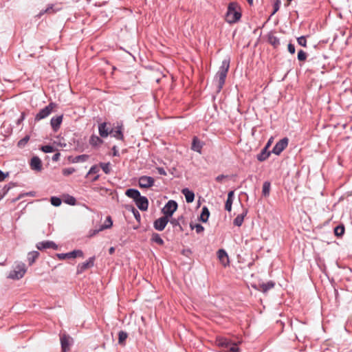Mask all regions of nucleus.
Masks as SVG:
<instances>
[{
  "label": "nucleus",
  "mask_w": 352,
  "mask_h": 352,
  "mask_svg": "<svg viewBox=\"0 0 352 352\" xmlns=\"http://www.w3.org/2000/svg\"><path fill=\"white\" fill-rule=\"evenodd\" d=\"M230 58L229 57L225 58L222 61L221 65L215 75L214 79L217 82L216 89L217 93H219L221 91L225 84L226 78L230 68Z\"/></svg>",
  "instance_id": "nucleus-1"
},
{
  "label": "nucleus",
  "mask_w": 352,
  "mask_h": 352,
  "mask_svg": "<svg viewBox=\"0 0 352 352\" xmlns=\"http://www.w3.org/2000/svg\"><path fill=\"white\" fill-rule=\"evenodd\" d=\"M241 7L236 2H230L228 6L226 21L230 24L237 23L241 18Z\"/></svg>",
  "instance_id": "nucleus-2"
},
{
  "label": "nucleus",
  "mask_w": 352,
  "mask_h": 352,
  "mask_svg": "<svg viewBox=\"0 0 352 352\" xmlns=\"http://www.w3.org/2000/svg\"><path fill=\"white\" fill-rule=\"evenodd\" d=\"M26 272L27 267L25 263L20 262L10 272L8 278L12 280H19L24 276Z\"/></svg>",
  "instance_id": "nucleus-3"
},
{
  "label": "nucleus",
  "mask_w": 352,
  "mask_h": 352,
  "mask_svg": "<svg viewBox=\"0 0 352 352\" xmlns=\"http://www.w3.org/2000/svg\"><path fill=\"white\" fill-rule=\"evenodd\" d=\"M56 106H57V104L56 103L50 102L47 106H46L43 109H41L38 111V113L34 117V121L38 122L41 120L46 118L47 116H49L52 113L55 107H56Z\"/></svg>",
  "instance_id": "nucleus-4"
},
{
  "label": "nucleus",
  "mask_w": 352,
  "mask_h": 352,
  "mask_svg": "<svg viewBox=\"0 0 352 352\" xmlns=\"http://www.w3.org/2000/svg\"><path fill=\"white\" fill-rule=\"evenodd\" d=\"M177 208L178 204L176 201L169 200L162 208V212L164 216L171 218Z\"/></svg>",
  "instance_id": "nucleus-5"
},
{
  "label": "nucleus",
  "mask_w": 352,
  "mask_h": 352,
  "mask_svg": "<svg viewBox=\"0 0 352 352\" xmlns=\"http://www.w3.org/2000/svg\"><path fill=\"white\" fill-rule=\"evenodd\" d=\"M59 260H64L66 258H72L76 257H83L84 253L81 250H74L67 253H58L56 254Z\"/></svg>",
  "instance_id": "nucleus-6"
},
{
  "label": "nucleus",
  "mask_w": 352,
  "mask_h": 352,
  "mask_svg": "<svg viewBox=\"0 0 352 352\" xmlns=\"http://www.w3.org/2000/svg\"><path fill=\"white\" fill-rule=\"evenodd\" d=\"M289 139L284 138L277 142L272 150V153L279 155L288 146Z\"/></svg>",
  "instance_id": "nucleus-7"
},
{
  "label": "nucleus",
  "mask_w": 352,
  "mask_h": 352,
  "mask_svg": "<svg viewBox=\"0 0 352 352\" xmlns=\"http://www.w3.org/2000/svg\"><path fill=\"white\" fill-rule=\"evenodd\" d=\"M95 260H96V256H93L89 257L87 261L83 262L82 263H79L77 266V270H76L77 274H81L87 269H89V268L94 267Z\"/></svg>",
  "instance_id": "nucleus-8"
},
{
  "label": "nucleus",
  "mask_w": 352,
  "mask_h": 352,
  "mask_svg": "<svg viewBox=\"0 0 352 352\" xmlns=\"http://www.w3.org/2000/svg\"><path fill=\"white\" fill-rule=\"evenodd\" d=\"M60 340L62 352H69L72 344V338L68 334L63 333L60 335Z\"/></svg>",
  "instance_id": "nucleus-9"
},
{
  "label": "nucleus",
  "mask_w": 352,
  "mask_h": 352,
  "mask_svg": "<svg viewBox=\"0 0 352 352\" xmlns=\"http://www.w3.org/2000/svg\"><path fill=\"white\" fill-rule=\"evenodd\" d=\"M36 247L38 250L43 251L46 249H53L57 250L58 246L52 241H43L36 244Z\"/></svg>",
  "instance_id": "nucleus-10"
},
{
  "label": "nucleus",
  "mask_w": 352,
  "mask_h": 352,
  "mask_svg": "<svg viewBox=\"0 0 352 352\" xmlns=\"http://www.w3.org/2000/svg\"><path fill=\"white\" fill-rule=\"evenodd\" d=\"M168 222L169 218L164 215L155 220L153 222V227L156 230L162 231L164 230Z\"/></svg>",
  "instance_id": "nucleus-11"
},
{
  "label": "nucleus",
  "mask_w": 352,
  "mask_h": 352,
  "mask_svg": "<svg viewBox=\"0 0 352 352\" xmlns=\"http://www.w3.org/2000/svg\"><path fill=\"white\" fill-rule=\"evenodd\" d=\"M155 180L152 177L143 175L139 178V186L142 188H148L154 185Z\"/></svg>",
  "instance_id": "nucleus-12"
},
{
  "label": "nucleus",
  "mask_w": 352,
  "mask_h": 352,
  "mask_svg": "<svg viewBox=\"0 0 352 352\" xmlns=\"http://www.w3.org/2000/svg\"><path fill=\"white\" fill-rule=\"evenodd\" d=\"M232 341L225 337L218 336L216 338L215 344L217 346L228 350L230 346L232 344Z\"/></svg>",
  "instance_id": "nucleus-13"
},
{
  "label": "nucleus",
  "mask_w": 352,
  "mask_h": 352,
  "mask_svg": "<svg viewBox=\"0 0 352 352\" xmlns=\"http://www.w3.org/2000/svg\"><path fill=\"white\" fill-rule=\"evenodd\" d=\"M135 205L142 211H146L148 208V200L144 196H140L135 201Z\"/></svg>",
  "instance_id": "nucleus-14"
},
{
  "label": "nucleus",
  "mask_w": 352,
  "mask_h": 352,
  "mask_svg": "<svg viewBox=\"0 0 352 352\" xmlns=\"http://www.w3.org/2000/svg\"><path fill=\"white\" fill-rule=\"evenodd\" d=\"M204 144V142H201L197 136H194L192 140L191 149L201 154Z\"/></svg>",
  "instance_id": "nucleus-15"
},
{
  "label": "nucleus",
  "mask_w": 352,
  "mask_h": 352,
  "mask_svg": "<svg viewBox=\"0 0 352 352\" xmlns=\"http://www.w3.org/2000/svg\"><path fill=\"white\" fill-rule=\"evenodd\" d=\"M110 134H112V136L117 140H124V137L123 135L122 125H118L115 129H111L110 130Z\"/></svg>",
  "instance_id": "nucleus-16"
},
{
  "label": "nucleus",
  "mask_w": 352,
  "mask_h": 352,
  "mask_svg": "<svg viewBox=\"0 0 352 352\" xmlns=\"http://www.w3.org/2000/svg\"><path fill=\"white\" fill-rule=\"evenodd\" d=\"M183 219V215L178 217L177 219L171 218L169 219V222L173 226L175 230L178 232H182L184 230L182 225L180 223V221Z\"/></svg>",
  "instance_id": "nucleus-17"
},
{
  "label": "nucleus",
  "mask_w": 352,
  "mask_h": 352,
  "mask_svg": "<svg viewBox=\"0 0 352 352\" xmlns=\"http://www.w3.org/2000/svg\"><path fill=\"white\" fill-rule=\"evenodd\" d=\"M63 115L56 116L52 118L50 120V124L54 131L56 132L60 129V124L63 122Z\"/></svg>",
  "instance_id": "nucleus-18"
},
{
  "label": "nucleus",
  "mask_w": 352,
  "mask_h": 352,
  "mask_svg": "<svg viewBox=\"0 0 352 352\" xmlns=\"http://www.w3.org/2000/svg\"><path fill=\"white\" fill-rule=\"evenodd\" d=\"M275 286V283L273 280H270L267 283H262L258 284L257 289L263 293H267L270 289Z\"/></svg>",
  "instance_id": "nucleus-19"
},
{
  "label": "nucleus",
  "mask_w": 352,
  "mask_h": 352,
  "mask_svg": "<svg viewBox=\"0 0 352 352\" xmlns=\"http://www.w3.org/2000/svg\"><path fill=\"white\" fill-rule=\"evenodd\" d=\"M267 41L268 43L273 46L274 49H277L280 45V42L279 38L276 36L274 33L269 32L267 34Z\"/></svg>",
  "instance_id": "nucleus-20"
},
{
  "label": "nucleus",
  "mask_w": 352,
  "mask_h": 352,
  "mask_svg": "<svg viewBox=\"0 0 352 352\" xmlns=\"http://www.w3.org/2000/svg\"><path fill=\"white\" fill-rule=\"evenodd\" d=\"M30 167L32 170L41 171L42 169V162L41 159L37 156L33 157L30 161Z\"/></svg>",
  "instance_id": "nucleus-21"
},
{
  "label": "nucleus",
  "mask_w": 352,
  "mask_h": 352,
  "mask_svg": "<svg viewBox=\"0 0 352 352\" xmlns=\"http://www.w3.org/2000/svg\"><path fill=\"white\" fill-rule=\"evenodd\" d=\"M182 193L184 195L187 203L190 204L193 202L195 199V193L193 191L189 190L188 188H184L182 190Z\"/></svg>",
  "instance_id": "nucleus-22"
},
{
  "label": "nucleus",
  "mask_w": 352,
  "mask_h": 352,
  "mask_svg": "<svg viewBox=\"0 0 352 352\" xmlns=\"http://www.w3.org/2000/svg\"><path fill=\"white\" fill-rule=\"evenodd\" d=\"M272 151H270L267 148H263L261 151L256 155V159L258 161L262 162L265 161L269 158L271 155Z\"/></svg>",
  "instance_id": "nucleus-23"
},
{
  "label": "nucleus",
  "mask_w": 352,
  "mask_h": 352,
  "mask_svg": "<svg viewBox=\"0 0 352 352\" xmlns=\"http://www.w3.org/2000/svg\"><path fill=\"white\" fill-rule=\"evenodd\" d=\"M248 213V209L243 208V211L241 214H238L233 221V224L236 226L240 227L244 220V217L246 216Z\"/></svg>",
  "instance_id": "nucleus-24"
},
{
  "label": "nucleus",
  "mask_w": 352,
  "mask_h": 352,
  "mask_svg": "<svg viewBox=\"0 0 352 352\" xmlns=\"http://www.w3.org/2000/svg\"><path fill=\"white\" fill-rule=\"evenodd\" d=\"M217 256L223 265H226V263H229L228 255L226 251L223 249H220L217 251Z\"/></svg>",
  "instance_id": "nucleus-25"
},
{
  "label": "nucleus",
  "mask_w": 352,
  "mask_h": 352,
  "mask_svg": "<svg viewBox=\"0 0 352 352\" xmlns=\"http://www.w3.org/2000/svg\"><path fill=\"white\" fill-rule=\"evenodd\" d=\"M40 253L38 251H32L28 254L27 259L28 262V265L30 266L32 265L36 260L39 257Z\"/></svg>",
  "instance_id": "nucleus-26"
},
{
  "label": "nucleus",
  "mask_w": 352,
  "mask_h": 352,
  "mask_svg": "<svg viewBox=\"0 0 352 352\" xmlns=\"http://www.w3.org/2000/svg\"><path fill=\"white\" fill-rule=\"evenodd\" d=\"M125 195L133 199L135 201L141 195L138 190L135 188H129L126 190Z\"/></svg>",
  "instance_id": "nucleus-27"
},
{
  "label": "nucleus",
  "mask_w": 352,
  "mask_h": 352,
  "mask_svg": "<svg viewBox=\"0 0 352 352\" xmlns=\"http://www.w3.org/2000/svg\"><path fill=\"white\" fill-rule=\"evenodd\" d=\"M17 186V184L14 182H10L8 184L5 185L4 187L0 190V200L6 195V194L11 188Z\"/></svg>",
  "instance_id": "nucleus-28"
},
{
  "label": "nucleus",
  "mask_w": 352,
  "mask_h": 352,
  "mask_svg": "<svg viewBox=\"0 0 352 352\" xmlns=\"http://www.w3.org/2000/svg\"><path fill=\"white\" fill-rule=\"evenodd\" d=\"M99 134L102 138H106L110 134V131L107 127V122H102L98 126Z\"/></svg>",
  "instance_id": "nucleus-29"
},
{
  "label": "nucleus",
  "mask_w": 352,
  "mask_h": 352,
  "mask_svg": "<svg viewBox=\"0 0 352 352\" xmlns=\"http://www.w3.org/2000/svg\"><path fill=\"white\" fill-rule=\"evenodd\" d=\"M210 217V211L208 208L206 206H204L201 209V212L199 217V221H202L203 223H206L208 220V218Z\"/></svg>",
  "instance_id": "nucleus-30"
},
{
  "label": "nucleus",
  "mask_w": 352,
  "mask_h": 352,
  "mask_svg": "<svg viewBox=\"0 0 352 352\" xmlns=\"http://www.w3.org/2000/svg\"><path fill=\"white\" fill-rule=\"evenodd\" d=\"M103 143V140L96 135H91L89 138V144L94 147L98 146Z\"/></svg>",
  "instance_id": "nucleus-31"
},
{
  "label": "nucleus",
  "mask_w": 352,
  "mask_h": 352,
  "mask_svg": "<svg viewBox=\"0 0 352 352\" xmlns=\"http://www.w3.org/2000/svg\"><path fill=\"white\" fill-rule=\"evenodd\" d=\"M63 201L70 206H75L76 204V199L74 197L69 194L63 195Z\"/></svg>",
  "instance_id": "nucleus-32"
},
{
  "label": "nucleus",
  "mask_w": 352,
  "mask_h": 352,
  "mask_svg": "<svg viewBox=\"0 0 352 352\" xmlns=\"http://www.w3.org/2000/svg\"><path fill=\"white\" fill-rule=\"evenodd\" d=\"M151 242L155 243H157L159 245H164V241L162 239V237L160 235V234L156 233V232H153L152 234L151 238Z\"/></svg>",
  "instance_id": "nucleus-33"
},
{
  "label": "nucleus",
  "mask_w": 352,
  "mask_h": 352,
  "mask_svg": "<svg viewBox=\"0 0 352 352\" xmlns=\"http://www.w3.org/2000/svg\"><path fill=\"white\" fill-rule=\"evenodd\" d=\"M270 189H271V183L269 181L264 182L263 184V189H262V195L265 197H267L270 195Z\"/></svg>",
  "instance_id": "nucleus-34"
},
{
  "label": "nucleus",
  "mask_w": 352,
  "mask_h": 352,
  "mask_svg": "<svg viewBox=\"0 0 352 352\" xmlns=\"http://www.w3.org/2000/svg\"><path fill=\"white\" fill-rule=\"evenodd\" d=\"M128 338V333L124 331H120L118 333V344L124 346L126 344V340Z\"/></svg>",
  "instance_id": "nucleus-35"
},
{
  "label": "nucleus",
  "mask_w": 352,
  "mask_h": 352,
  "mask_svg": "<svg viewBox=\"0 0 352 352\" xmlns=\"http://www.w3.org/2000/svg\"><path fill=\"white\" fill-rule=\"evenodd\" d=\"M113 226V221L110 216L107 217L104 224L100 226V230L111 228Z\"/></svg>",
  "instance_id": "nucleus-36"
},
{
  "label": "nucleus",
  "mask_w": 352,
  "mask_h": 352,
  "mask_svg": "<svg viewBox=\"0 0 352 352\" xmlns=\"http://www.w3.org/2000/svg\"><path fill=\"white\" fill-rule=\"evenodd\" d=\"M345 228L343 224H340L334 228V234L338 237H341L344 234Z\"/></svg>",
  "instance_id": "nucleus-37"
},
{
  "label": "nucleus",
  "mask_w": 352,
  "mask_h": 352,
  "mask_svg": "<svg viewBox=\"0 0 352 352\" xmlns=\"http://www.w3.org/2000/svg\"><path fill=\"white\" fill-rule=\"evenodd\" d=\"M30 136L29 135H26L24 138L21 139L18 143L17 146L19 148H24L25 146L27 144L28 141L30 140Z\"/></svg>",
  "instance_id": "nucleus-38"
},
{
  "label": "nucleus",
  "mask_w": 352,
  "mask_h": 352,
  "mask_svg": "<svg viewBox=\"0 0 352 352\" xmlns=\"http://www.w3.org/2000/svg\"><path fill=\"white\" fill-rule=\"evenodd\" d=\"M88 158H89L88 155H85V154L80 155L75 157V158L73 160V162H74V163H78L80 162H83L87 161L88 160Z\"/></svg>",
  "instance_id": "nucleus-39"
},
{
  "label": "nucleus",
  "mask_w": 352,
  "mask_h": 352,
  "mask_svg": "<svg viewBox=\"0 0 352 352\" xmlns=\"http://www.w3.org/2000/svg\"><path fill=\"white\" fill-rule=\"evenodd\" d=\"M100 167L102 169L105 174H109L111 172L110 163H102L100 164Z\"/></svg>",
  "instance_id": "nucleus-40"
},
{
  "label": "nucleus",
  "mask_w": 352,
  "mask_h": 352,
  "mask_svg": "<svg viewBox=\"0 0 352 352\" xmlns=\"http://www.w3.org/2000/svg\"><path fill=\"white\" fill-rule=\"evenodd\" d=\"M56 12V10L54 9V5L51 4L47 6V8L45 10H42L40 13L39 16L44 14L45 13H54Z\"/></svg>",
  "instance_id": "nucleus-41"
},
{
  "label": "nucleus",
  "mask_w": 352,
  "mask_h": 352,
  "mask_svg": "<svg viewBox=\"0 0 352 352\" xmlns=\"http://www.w3.org/2000/svg\"><path fill=\"white\" fill-rule=\"evenodd\" d=\"M50 202L51 204L53 205L54 206L58 207L60 206L62 200L60 198L58 197H52L50 199Z\"/></svg>",
  "instance_id": "nucleus-42"
},
{
  "label": "nucleus",
  "mask_w": 352,
  "mask_h": 352,
  "mask_svg": "<svg viewBox=\"0 0 352 352\" xmlns=\"http://www.w3.org/2000/svg\"><path fill=\"white\" fill-rule=\"evenodd\" d=\"M307 53L305 51H303L302 50H300L298 52L297 58L299 61H305L307 59Z\"/></svg>",
  "instance_id": "nucleus-43"
},
{
  "label": "nucleus",
  "mask_w": 352,
  "mask_h": 352,
  "mask_svg": "<svg viewBox=\"0 0 352 352\" xmlns=\"http://www.w3.org/2000/svg\"><path fill=\"white\" fill-rule=\"evenodd\" d=\"M280 4H281L280 0H275L274 5H273V12H272V14L270 15L271 16L278 11V10L280 9Z\"/></svg>",
  "instance_id": "nucleus-44"
},
{
  "label": "nucleus",
  "mask_w": 352,
  "mask_h": 352,
  "mask_svg": "<svg viewBox=\"0 0 352 352\" xmlns=\"http://www.w3.org/2000/svg\"><path fill=\"white\" fill-rule=\"evenodd\" d=\"M190 228H191V229H192V230H193V229L195 228V230H196V232H197V234H199V233H201V232H204V226H201V224H199V223H197V224H195V226H193L192 223H190Z\"/></svg>",
  "instance_id": "nucleus-45"
},
{
  "label": "nucleus",
  "mask_w": 352,
  "mask_h": 352,
  "mask_svg": "<svg viewBox=\"0 0 352 352\" xmlns=\"http://www.w3.org/2000/svg\"><path fill=\"white\" fill-rule=\"evenodd\" d=\"M76 171L73 167L65 168L62 170V173L64 176H69Z\"/></svg>",
  "instance_id": "nucleus-46"
},
{
  "label": "nucleus",
  "mask_w": 352,
  "mask_h": 352,
  "mask_svg": "<svg viewBox=\"0 0 352 352\" xmlns=\"http://www.w3.org/2000/svg\"><path fill=\"white\" fill-rule=\"evenodd\" d=\"M41 150L45 153H49L54 152L55 149L54 146L51 145H45L41 147Z\"/></svg>",
  "instance_id": "nucleus-47"
},
{
  "label": "nucleus",
  "mask_w": 352,
  "mask_h": 352,
  "mask_svg": "<svg viewBox=\"0 0 352 352\" xmlns=\"http://www.w3.org/2000/svg\"><path fill=\"white\" fill-rule=\"evenodd\" d=\"M297 42L298 45L302 46V47H307V39L305 36H301L298 38H297Z\"/></svg>",
  "instance_id": "nucleus-48"
},
{
  "label": "nucleus",
  "mask_w": 352,
  "mask_h": 352,
  "mask_svg": "<svg viewBox=\"0 0 352 352\" xmlns=\"http://www.w3.org/2000/svg\"><path fill=\"white\" fill-rule=\"evenodd\" d=\"M99 170H100V168H99L98 166L94 165L90 168L89 172L87 174V177L91 174H96L99 172Z\"/></svg>",
  "instance_id": "nucleus-49"
},
{
  "label": "nucleus",
  "mask_w": 352,
  "mask_h": 352,
  "mask_svg": "<svg viewBox=\"0 0 352 352\" xmlns=\"http://www.w3.org/2000/svg\"><path fill=\"white\" fill-rule=\"evenodd\" d=\"M131 212H133L135 219L138 221H140L141 219V216H140V214L138 212V210L137 209H135L133 206H131Z\"/></svg>",
  "instance_id": "nucleus-50"
},
{
  "label": "nucleus",
  "mask_w": 352,
  "mask_h": 352,
  "mask_svg": "<svg viewBox=\"0 0 352 352\" xmlns=\"http://www.w3.org/2000/svg\"><path fill=\"white\" fill-rule=\"evenodd\" d=\"M226 352H240V349L236 346V343L232 342Z\"/></svg>",
  "instance_id": "nucleus-51"
},
{
  "label": "nucleus",
  "mask_w": 352,
  "mask_h": 352,
  "mask_svg": "<svg viewBox=\"0 0 352 352\" xmlns=\"http://www.w3.org/2000/svg\"><path fill=\"white\" fill-rule=\"evenodd\" d=\"M233 200L227 199L225 204V210L230 212L232 210V205Z\"/></svg>",
  "instance_id": "nucleus-52"
},
{
  "label": "nucleus",
  "mask_w": 352,
  "mask_h": 352,
  "mask_svg": "<svg viewBox=\"0 0 352 352\" xmlns=\"http://www.w3.org/2000/svg\"><path fill=\"white\" fill-rule=\"evenodd\" d=\"M25 118V113L21 112L20 118L16 120V124L17 126H19L22 124L23 120Z\"/></svg>",
  "instance_id": "nucleus-53"
},
{
  "label": "nucleus",
  "mask_w": 352,
  "mask_h": 352,
  "mask_svg": "<svg viewBox=\"0 0 352 352\" xmlns=\"http://www.w3.org/2000/svg\"><path fill=\"white\" fill-rule=\"evenodd\" d=\"M287 50H288V52L292 54H295V52H296V49H295V46L294 44H292V43H289L287 45Z\"/></svg>",
  "instance_id": "nucleus-54"
},
{
  "label": "nucleus",
  "mask_w": 352,
  "mask_h": 352,
  "mask_svg": "<svg viewBox=\"0 0 352 352\" xmlns=\"http://www.w3.org/2000/svg\"><path fill=\"white\" fill-rule=\"evenodd\" d=\"M101 230H100V228L98 229L90 230L89 232L88 236L89 237H93V236H94L96 234H97Z\"/></svg>",
  "instance_id": "nucleus-55"
},
{
  "label": "nucleus",
  "mask_w": 352,
  "mask_h": 352,
  "mask_svg": "<svg viewBox=\"0 0 352 352\" xmlns=\"http://www.w3.org/2000/svg\"><path fill=\"white\" fill-rule=\"evenodd\" d=\"M8 173H5L1 170H0V182L3 181L8 176Z\"/></svg>",
  "instance_id": "nucleus-56"
},
{
  "label": "nucleus",
  "mask_w": 352,
  "mask_h": 352,
  "mask_svg": "<svg viewBox=\"0 0 352 352\" xmlns=\"http://www.w3.org/2000/svg\"><path fill=\"white\" fill-rule=\"evenodd\" d=\"M228 177V175H218L217 177H216L215 178V180L217 182H221L222 180L225 178Z\"/></svg>",
  "instance_id": "nucleus-57"
},
{
  "label": "nucleus",
  "mask_w": 352,
  "mask_h": 352,
  "mask_svg": "<svg viewBox=\"0 0 352 352\" xmlns=\"http://www.w3.org/2000/svg\"><path fill=\"white\" fill-rule=\"evenodd\" d=\"M273 141H274V138L273 137H271L267 142L266 143L265 146H264L265 148H267V149L269 150L270 147L272 146V143H273Z\"/></svg>",
  "instance_id": "nucleus-58"
},
{
  "label": "nucleus",
  "mask_w": 352,
  "mask_h": 352,
  "mask_svg": "<svg viewBox=\"0 0 352 352\" xmlns=\"http://www.w3.org/2000/svg\"><path fill=\"white\" fill-rule=\"evenodd\" d=\"M112 151H113V156L119 157L120 153L118 152V148L116 146H113L112 147Z\"/></svg>",
  "instance_id": "nucleus-59"
},
{
  "label": "nucleus",
  "mask_w": 352,
  "mask_h": 352,
  "mask_svg": "<svg viewBox=\"0 0 352 352\" xmlns=\"http://www.w3.org/2000/svg\"><path fill=\"white\" fill-rule=\"evenodd\" d=\"M157 173L161 175H166V172L162 167H157Z\"/></svg>",
  "instance_id": "nucleus-60"
},
{
  "label": "nucleus",
  "mask_w": 352,
  "mask_h": 352,
  "mask_svg": "<svg viewBox=\"0 0 352 352\" xmlns=\"http://www.w3.org/2000/svg\"><path fill=\"white\" fill-rule=\"evenodd\" d=\"M234 192L233 190L228 192L227 199L234 200Z\"/></svg>",
  "instance_id": "nucleus-61"
},
{
  "label": "nucleus",
  "mask_w": 352,
  "mask_h": 352,
  "mask_svg": "<svg viewBox=\"0 0 352 352\" xmlns=\"http://www.w3.org/2000/svg\"><path fill=\"white\" fill-rule=\"evenodd\" d=\"M60 153H55L53 156H52V161L54 162H57L59 158H60Z\"/></svg>",
  "instance_id": "nucleus-62"
},
{
  "label": "nucleus",
  "mask_w": 352,
  "mask_h": 352,
  "mask_svg": "<svg viewBox=\"0 0 352 352\" xmlns=\"http://www.w3.org/2000/svg\"><path fill=\"white\" fill-rule=\"evenodd\" d=\"M25 196V194H19L18 195V197H16V198L13 199L11 202L12 203H15L18 200L21 199V198H23V197Z\"/></svg>",
  "instance_id": "nucleus-63"
},
{
  "label": "nucleus",
  "mask_w": 352,
  "mask_h": 352,
  "mask_svg": "<svg viewBox=\"0 0 352 352\" xmlns=\"http://www.w3.org/2000/svg\"><path fill=\"white\" fill-rule=\"evenodd\" d=\"M25 194V196H32V197H34V195H35V192L34 191H30V192H25L24 193Z\"/></svg>",
  "instance_id": "nucleus-64"
}]
</instances>
